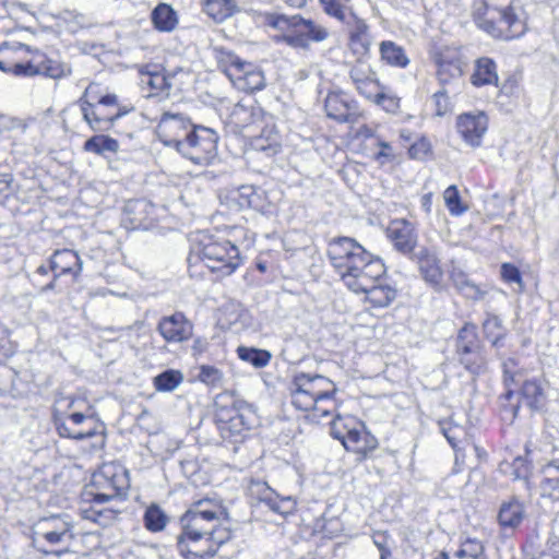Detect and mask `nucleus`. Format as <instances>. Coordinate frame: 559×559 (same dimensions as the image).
I'll use <instances>...</instances> for the list:
<instances>
[{
  "instance_id": "1",
  "label": "nucleus",
  "mask_w": 559,
  "mask_h": 559,
  "mask_svg": "<svg viewBox=\"0 0 559 559\" xmlns=\"http://www.w3.org/2000/svg\"><path fill=\"white\" fill-rule=\"evenodd\" d=\"M227 513L211 499H200L181 515V532L177 536V550L185 559H212L231 538L223 526Z\"/></svg>"
},
{
  "instance_id": "2",
  "label": "nucleus",
  "mask_w": 559,
  "mask_h": 559,
  "mask_svg": "<svg viewBox=\"0 0 559 559\" xmlns=\"http://www.w3.org/2000/svg\"><path fill=\"white\" fill-rule=\"evenodd\" d=\"M263 21L267 26L282 32L273 38L276 44L284 43L294 49L307 50L311 43H322L330 36L325 26L300 14L266 12L263 14Z\"/></svg>"
},
{
  "instance_id": "3",
  "label": "nucleus",
  "mask_w": 559,
  "mask_h": 559,
  "mask_svg": "<svg viewBox=\"0 0 559 559\" xmlns=\"http://www.w3.org/2000/svg\"><path fill=\"white\" fill-rule=\"evenodd\" d=\"M336 392L332 381L321 374L298 372L290 385L292 404L300 411L313 412V417H328L334 408Z\"/></svg>"
},
{
  "instance_id": "4",
  "label": "nucleus",
  "mask_w": 559,
  "mask_h": 559,
  "mask_svg": "<svg viewBox=\"0 0 559 559\" xmlns=\"http://www.w3.org/2000/svg\"><path fill=\"white\" fill-rule=\"evenodd\" d=\"M514 0H481L475 8L477 25L495 38L511 40L526 31L513 7Z\"/></svg>"
},
{
  "instance_id": "5",
  "label": "nucleus",
  "mask_w": 559,
  "mask_h": 559,
  "mask_svg": "<svg viewBox=\"0 0 559 559\" xmlns=\"http://www.w3.org/2000/svg\"><path fill=\"white\" fill-rule=\"evenodd\" d=\"M194 252L213 273H217L222 278L231 275L242 262L238 247L227 239L211 235H202Z\"/></svg>"
},
{
  "instance_id": "6",
  "label": "nucleus",
  "mask_w": 559,
  "mask_h": 559,
  "mask_svg": "<svg viewBox=\"0 0 559 559\" xmlns=\"http://www.w3.org/2000/svg\"><path fill=\"white\" fill-rule=\"evenodd\" d=\"M71 528V523L60 515L43 518L33 527V545L45 555H60L62 550L56 547L67 548L73 537Z\"/></svg>"
},
{
  "instance_id": "7",
  "label": "nucleus",
  "mask_w": 559,
  "mask_h": 559,
  "mask_svg": "<svg viewBox=\"0 0 559 559\" xmlns=\"http://www.w3.org/2000/svg\"><path fill=\"white\" fill-rule=\"evenodd\" d=\"M328 258L340 274L350 272L349 266L356 265L359 269L365 267L366 264L381 260L367 251L359 242L350 237H337L329 242Z\"/></svg>"
},
{
  "instance_id": "8",
  "label": "nucleus",
  "mask_w": 559,
  "mask_h": 559,
  "mask_svg": "<svg viewBox=\"0 0 559 559\" xmlns=\"http://www.w3.org/2000/svg\"><path fill=\"white\" fill-rule=\"evenodd\" d=\"M128 486L126 472L114 465H104L93 474L84 496L96 504H104L123 495Z\"/></svg>"
},
{
  "instance_id": "9",
  "label": "nucleus",
  "mask_w": 559,
  "mask_h": 559,
  "mask_svg": "<svg viewBox=\"0 0 559 559\" xmlns=\"http://www.w3.org/2000/svg\"><path fill=\"white\" fill-rule=\"evenodd\" d=\"M178 153L195 164H209L217 154V133L211 128L193 123Z\"/></svg>"
},
{
  "instance_id": "10",
  "label": "nucleus",
  "mask_w": 559,
  "mask_h": 559,
  "mask_svg": "<svg viewBox=\"0 0 559 559\" xmlns=\"http://www.w3.org/2000/svg\"><path fill=\"white\" fill-rule=\"evenodd\" d=\"M233 123L240 129H252L254 135L270 139L272 129L265 130L273 123V117L259 105L238 103L230 114Z\"/></svg>"
},
{
  "instance_id": "11",
  "label": "nucleus",
  "mask_w": 559,
  "mask_h": 559,
  "mask_svg": "<svg viewBox=\"0 0 559 559\" xmlns=\"http://www.w3.org/2000/svg\"><path fill=\"white\" fill-rule=\"evenodd\" d=\"M191 124V120L182 114L164 112L156 126V135L165 146L179 152Z\"/></svg>"
},
{
  "instance_id": "12",
  "label": "nucleus",
  "mask_w": 559,
  "mask_h": 559,
  "mask_svg": "<svg viewBox=\"0 0 559 559\" xmlns=\"http://www.w3.org/2000/svg\"><path fill=\"white\" fill-rule=\"evenodd\" d=\"M342 419L337 418L331 427V436L340 440L347 451L367 455L378 447V440L366 430L357 428H347L345 425L341 429Z\"/></svg>"
},
{
  "instance_id": "13",
  "label": "nucleus",
  "mask_w": 559,
  "mask_h": 559,
  "mask_svg": "<svg viewBox=\"0 0 559 559\" xmlns=\"http://www.w3.org/2000/svg\"><path fill=\"white\" fill-rule=\"evenodd\" d=\"M347 273L340 274L344 284L356 294H360L361 290H367L371 287L372 283H378L385 274V266L382 260H374V262L365 264L364 269H359L356 265L349 266Z\"/></svg>"
},
{
  "instance_id": "14",
  "label": "nucleus",
  "mask_w": 559,
  "mask_h": 559,
  "mask_svg": "<svg viewBox=\"0 0 559 559\" xmlns=\"http://www.w3.org/2000/svg\"><path fill=\"white\" fill-rule=\"evenodd\" d=\"M456 130L467 145L478 147L488 130V117L484 111L461 114L456 118Z\"/></svg>"
},
{
  "instance_id": "15",
  "label": "nucleus",
  "mask_w": 559,
  "mask_h": 559,
  "mask_svg": "<svg viewBox=\"0 0 559 559\" xmlns=\"http://www.w3.org/2000/svg\"><path fill=\"white\" fill-rule=\"evenodd\" d=\"M157 331L167 343H182L193 335V323L183 312L177 311L160 318Z\"/></svg>"
},
{
  "instance_id": "16",
  "label": "nucleus",
  "mask_w": 559,
  "mask_h": 559,
  "mask_svg": "<svg viewBox=\"0 0 559 559\" xmlns=\"http://www.w3.org/2000/svg\"><path fill=\"white\" fill-rule=\"evenodd\" d=\"M386 236L400 253L411 257L415 252L418 234L412 222L404 218L392 221L386 229Z\"/></svg>"
},
{
  "instance_id": "17",
  "label": "nucleus",
  "mask_w": 559,
  "mask_h": 559,
  "mask_svg": "<svg viewBox=\"0 0 559 559\" xmlns=\"http://www.w3.org/2000/svg\"><path fill=\"white\" fill-rule=\"evenodd\" d=\"M32 57L27 60V73L29 76L45 75L51 79H60L71 73V68L58 60L48 58L38 50H32Z\"/></svg>"
},
{
  "instance_id": "18",
  "label": "nucleus",
  "mask_w": 559,
  "mask_h": 559,
  "mask_svg": "<svg viewBox=\"0 0 559 559\" xmlns=\"http://www.w3.org/2000/svg\"><path fill=\"white\" fill-rule=\"evenodd\" d=\"M409 258L417 264L423 278L427 283L433 286L440 284L443 272L438 252L433 248L420 247Z\"/></svg>"
},
{
  "instance_id": "19",
  "label": "nucleus",
  "mask_w": 559,
  "mask_h": 559,
  "mask_svg": "<svg viewBox=\"0 0 559 559\" xmlns=\"http://www.w3.org/2000/svg\"><path fill=\"white\" fill-rule=\"evenodd\" d=\"M344 23L348 29L349 49L359 58L366 56L371 46V36L366 21L349 11V17Z\"/></svg>"
},
{
  "instance_id": "20",
  "label": "nucleus",
  "mask_w": 559,
  "mask_h": 559,
  "mask_svg": "<svg viewBox=\"0 0 559 559\" xmlns=\"http://www.w3.org/2000/svg\"><path fill=\"white\" fill-rule=\"evenodd\" d=\"M31 51V47L25 44L13 43L9 45L4 43L0 47V70L4 73H12L15 76L28 78L27 60H21L19 55Z\"/></svg>"
},
{
  "instance_id": "21",
  "label": "nucleus",
  "mask_w": 559,
  "mask_h": 559,
  "mask_svg": "<svg viewBox=\"0 0 559 559\" xmlns=\"http://www.w3.org/2000/svg\"><path fill=\"white\" fill-rule=\"evenodd\" d=\"M349 78L357 92L367 99L372 97L374 92L382 87L371 67L360 60L352 67Z\"/></svg>"
},
{
  "instance_id": "22",
  "label": "nucleus",
  "mask_w": 559,
  "mask_h": 559,
  "mask_svg": "<svg viewBox=\"0 0 559 559\" xmlns=\"http://www.w3.org/2000/svg\"><path fill=\"white\" fill-rule=\"evenodd\" d=\"M230 82L237 90L246 93L261 91L265 86V78L263 71L260 70L257 66L247 61L241 67L239 72L234 74V79Z\"/></svg>"
},
{
  "instance_id": "23",
  "label": "nucleus",
  "mask_w": 559,
  "mask_h": 559,
  "mask_svg": "<svg viewBox=\"0 0 559 559\" xmlns=\"http://www.w3.org/2000/svg\"><path fill=\"white\" fill-rule=\"evenodd\" d=\"M51 272L58 274H71L76 280L83 269V262L74 250L61 249L56 250L49 258Z\"/></svg>"
},
{
  "instance_id": "24",
  "label": "nucleus",
  "mask_w": 559,
  "mask_h": 559,
  "mask_svg": "<svg viewBox=\"0 0 559 559\" xmlns=\"http://www.w3.org/2000/svg\"><path fill=\"white\" fill-rule=\"evenodd\" d=\"M83 119L94 131H108L112 128L114 122L126 116L131 108H117L114 116H98V109L90 102L80 98Z\"/></svg>"
},
{
  "instance_id": "25",
  "label": "nucleus",
  "mask_w": 559,
  "mask_h": 559,
  "mask_svg": "<svg viewBox=\"0 0 559 559\" xmlns=\"http://www.w3.org/2000/svg\"><path fill=\"white\" fill-rule=\"evenodd\" d=\"M178 73H182V69H177L170 72L142 71L141 83L151 88L152 96L164 92L168 95L169 91L176 85L175 79Z\"/></svg>"
},
{
  "instance_id": "26",
  "label": "nucleus",
  "mask_w": 559,
  "mask_h": 559,
  "mask_svg": "<svg viewBox=\"0 0 559 559\" xmlns=\"http://www.w3.org/2000/svg\"><path fill=\"white\" fill-rule=\"evenodd\" d=\"M525 518L524 504L516 498L503 501L498 512V523L502 528H516Z\"/></svg>"
},
{
  "instance_id": "27",
  "label": "nucleus",
  "mask_w": 559,
  "mask_h": 559,
  "mask_svg": "<svg viewBox=\"0 0 559 559\" xmlns=\"http://www.w3.org/2000/svg\"><path fill=\"white\" fill-rule=\"evenodd\" d=\"M521 395L524 403L534 412H542L547 402L544 389V381L540 379H527L521 388Z\"/></svg>"
},
{
  "instance_id": "28",
  "label": "nucleus",
  "mask_w": 559,
  "mask_h": 559,
  "mask_svg": "<svg viewBox=\"0 0 559 559\" xmlns=\"http://www.w3.org/2000/svg\"><path fill=\"white\" fill-rule=\"evenodd\" d=\"M152 211L153 206L145 200L129 201L124 206L126 219L133 229H147L151 225Z\"/></svg>"
},
{
  "instance_id": "29",
  "label": "nucleus",
  "mask_w": 559,
  "mask_h": 559,
  "mask_svg": "<svg viewBox=\"0 0 559 559\" xmlns=\"http://www.w3.org/2000/svg\"><path fill=\"white\" fill-rule=\"evenodd\" d=\"M52 421L58 435L61 438L84 440L92 438L97 433L95 427H88L87 429L78 428L76 426L72 425V423H70V416L64 417L59 413H53Z\"/></svg>"
},
{
  "instance_id": "30",
  "label": "nucleus",
  "mask_w": 559,
  "mask_h": 559,
  "mask_svg": "<svg viewBox=\"0 0 559 559\" xmlns=\"http://www.w3.org/2000/svg\"><path fill=\"white\" fill-rule=\"evenodd\" d=\"M213 57L217 63L218 69L231 81L234 74L239 72L241 67L246 63L234 51L223 47L215 46L212 49Z\"/></svg>"
},
{
  "instance_id": "31",
  "label": "nucleus",
  "mask_w": 559,
  "mask_h": 559,
  "mask_svg": "<svg viewBox=\"0 0 559 559\" xmlns=\"http://www.w3.org/2000/svg\"><path fill=\"white\" fill-rule=\"evenodd\" d=\"M324 109L326 116L331 119H334L338 122L352 121L350 105L341 93H329L325 97Z\"/></svg>"
},
{
  "instance_id": "32",
  "label": "nucleus",
  "mask_w": 559,
  "mask_h": 559,
  "mask_svg": "<svg viewBox=\"0 0 559 559\" xmlns=\"http://www.w3.org/2000/svg\"><path fill=\"white\" fill-rule=\"evenodd\" d=\"M544 478L540 481L543 497L559 500V460H552L543 467Z\"/></svg>"
},
{
  "instance_id": "33",
  "label": "nucleus",
  "mask_w": 559,
  "mask_h": 559,
  "mask_svg": "<svg viewBox=\"0 0 559 559\" xmlns=\"http://www.w3.org/2000/svg\"><path fill=\"white\" fill-rule=\"evenodd\" d=\"M440 429L451 447L459 452L461 445L471 444L475 451L478 450L477 445L469 442V435L467 430L453 421H441Z\"/></svg>"
},
{
  "instance_id": "34",
  "label": "nucleus",
  "mask_w": 559,
  "mask_h": 559,
  "mask_svg": "<svg viewBox=\"0 0 559 559\" xmlns=\"http://www.w3.org/2000/svg\"><path fill=\"white\" fill-rule=\"evenodd\" d=\"M361 293L366 294V299L377 308L389 306L396 297V290L392 286L383 284L382 278L378 283H372L371 287Z\"/></svg>"
},
{
  "instance_id": "35",
  "label": "nucleus",
  "mask_w": 559,
  "mask_h": 559,
  "mask_svg": "<svg viewBox=\"0 0 559 559\" xmlns=\"http://www.w3.org/2000/svg\"><path fill=\"white\" fill-rule=\"evenodd\" d=\"M471 81L475 86L497 84L498 74L493 60L489 58H479L476 61L475 70L471 76Z\"/></svg>"
},
{
  "instance_id": "36",
  "label": "nucleus",
  "mask_w": 559,
  "mask_h": 559,
  "mask_svg": "<svg viewBox=\"0 0 559 559\" xmlns=\"http://www.w3.org/2000/svg\"><path fill=\"white\" fill-rule=\"evenodd\" d=\"M152 22L159 32H171L178 24L177 12L169 4L160 3L152 11Z\"/></svg>"
},
{
  "instance_id": "37",
  "label": "nucleus",
  "mask_w": 559,
  "mask_h": 559,
  "mask_svg": "<svg viewBox=\"0 0 559 559\" xmlns=\"http://www.w3.org/2000/svg\"><path fill=\"white\" fill-rule=\"evenodd\" d=\"M451 280L455 288L466 298L472 300H480L486 295V290L473 283L468 276L461 270L451 272Z\"/></svg>"
},
{
  "instance_id": "38",
  "label": "nucleus",
  "mask_w": 559,
  "mask_h": 559,
  "mask_svg": "<svg viewBox=\"0 0 559 559\" xmlns=\"http://www.w3.org/2000/svg\"><path fill=\"white\" fill-rule=\"evenodd\" d=\"M483 331L492 347L499 349L504 345L503 341L507 335V330L498 316L488 314L483 323Z\"/></svg>"
},
{
  "instance_id": "39",
  "label": "nucleus",
  "mask_w": 559,
  "mask_h": 559,
  "mask_svg": "<svg viewBox=\"0 0 559 559\" xmlns=\"http://www.w3.org/2000/svg\"><path fill=\"white\" fill-rule=\"evenodd\" d=\"M380 55L381 59L392 67L405 68L409 63L404 48L391 40H383L380 44Z\"/></svg>"
},
{
  "instance_id": "40",
  "label": "nucleus",
  "mask_w": 559,
  "mask_h": 559,
  "mask_svg": "<svg viewBox=\"0 0 559 559\" xmlns=\"http://www.w3.org/2000/svg\"><path fill=\"white\" fill-rule=\"evenodd\" d=\"M119 147V142L116 139L105 134L93 135L83 145L85 152L100 156H105L107 152L117 153Z\"/></svg>"
},
{
  "instance_id": "41",
  "label": "nucleus",
  "mask_w": 559,
  "mask_h": 559,
  "mask_svg": "<svg viewBox=\"0 0 559 559\" xmlns=\"http://www.w3.org/2000/svg\"><path fill=\"white\" fill-rule=\"evenodd\" d=\"M144 526L152 533L162 532L169 522L167 513L156 503L148 506L143 515Z\"/></svg>"
},
{
  "instance_id": "42",
  "label": "nucleus",
  "mask_w": 559,
  "mask_h": 559,
  "mask_svg": "<svg viewBox=\"0 0 559 559\" xmlns=\"http://www.w3.org/2000/svg\"><path fill=\"white\" fill-rule=\"evenodd\" d=\"M479 347H481V345L476 333V328L472 324H465L460 330L456 338V353L459 357Z\"/></svg>"
},
{
  "instance_id": "43",
  "label": "nucleus",
  "mask_w": 559,
  "mask_h": 559,
  "mask_svg": "<svg viewBox=\"0 0 559 559\" xmlns=\"http://www.w3.org/2000/svg\"><path fill=\"white\" fill-rule=\"evenodd\" d=\"M203 9L207 15L217 22L231 16L236 9L235 0H203Z\"/></svg>"
},
{
  "instance_id": "44",
  "label": "nucleus",
  "mask_w": 559,
  "mask_h": 559,
  "mask_svg": "<svg viewBox=\"0 0 559 559\" xmlns=\"http://www.w3.org/2000/svg\"><path fill=\"white\" fill-rule=\"evenodd\" d=\"M80 513L83 519L97 523L100 526H108L116 519L115 510L103 508L102 504H96L94 502L88 508H81Z\"/></svg>"
},
{
  "instance_id": "45",
  "label": "nucleus",
  "mask_w": 559,
  "mask_h": 559,
  "mask_svg": "<svg viewBox=\"0 0 559 559\" xmlns=\"http://www.w3.org/2000/svg\"><path fill=\"white\" fill-rule=\"evenodd\" d=\"M236 200L240 207L262 210L264 205L263 191L250 185H243L238 189Z\"/></svg>"
},
{
  "instance_id": "46",
  "label": "nucleus",
  "mask_w": 559,
  "mask_h": 559,
  "mask_svg": "<svg viewBox=\"0 0 559 559\" xmlns=\"http://www.w3.org/2000/svg\"><path fill=\"white\" fill-rule=\"evenodd\" d=\"M254 414L248 406H239L235 409V414L230 416L227 421L229 428L235 433H240L243 430H249L252 427Z\"/></svg>"
},
{
  "instance_id": "47",
  "label": "nucleus",
  "mask_w": 559,
  "mask_h": 559,
  "mask_svg": "<svg viewBox=\"0 0 559 559\" xmlns=\"http://www.w3.org/2000/svg\"><path fill=\"white\" fill-rule=\"evenodd\" d=\"M238 357L251 364L255 368L265 367L271 360V354L265 349L239 346L237 349Z\"/></svg>"
},
{
  "instance_id": "48",
  "label": "nucleus",
  "mask_w": 559,
  "mask_h": 559,
  "mask_svg": "<svg viewBox=\"0 0 559 559\" xmlns=\"http://www.w3.org/2000/svg\"><path fill=\"white\" fill-rule=\"evenodd\" d=\"M182 380L180 371L168 369L154 378V386L159 392H171L179 386Z\"/></svg>"
},
{
  "instance_id": "49",
  "label": "nucleus",
  "mask_w": 559,
  "mask_h": 559,
  "mask_svg": "<svg viewBox=\"0 0 559 559\" xmlns=\"http://www.w3.org/2000/svg\"><path fill=\"white\" fill-rule=\"evenodd\" d=\"M459 360L464 368L473 374H479L486 368V357L484 355L483 346L469 352L468 354L460 356Z\"/></svg>"
},
{
  "instance_id": "50",
  "label": "nucleus",
  "mask_w": 559,
  "mask_h": 559,
  "mask_svg": "<svg viewBox=\"0 0 559 559\" xmlns=\"http://www.w3.org/2000/svg\"><path fill=\"white\" fill-rule=\"evenodd\" d=\"M198 379L207 386L218 389L224 384V373L214 366L202 365L199 368Z\"/></svg>"
},
{
  "instance_id": "51",
  "label": "nucleus",
  "mask_w": 559,
  "mask_h": 559,
  "mask_svg": "<svg viewBox=\"0 0 559 559\" xmlns=\"http://www.w3.org/2000/svg\"><path fill=\"white\" fill-rule=\"evenodd\" d=\"M369 100L381 106L389 114H396L400 109V98L391 93H386L383 85L374 92V95Z\"/></svg>"
},
{
  "instance_id": "52",
  "label": "nucleus",
  "mask_w": 559,
  "mask_h": 559,
  "mask_svg": "<svg viewBox=\"0 0 559 559\" xmlns=\"http://www.w3.org/2000/svg\"><path fill=\"white\" fill-rule=\"evenodd\" d=\"M266 491L265 496L261 498V502H263L270 510L282 515L292 513L294 503L289 497L278 499L277 497L272 496L269 488H266Z\"/></svg>"
},
{
  "instance_id": "53",
  "label": "nucleus",
  "mask_w": 559,
  "mask_h": 559,
  "mask_svg": "<svg viewBox=\"0 0 559 559\" xmlns=\"http://www.w3.org/2000/svg\"><path fill=\"white\" fill-rule=\"evenodd\" d=\"M460 559H486L485 547L477 539H466L456 551Z\"/></svg>"
},
{
  "instance_id": "54",
  "label": "nucleus",
  "mask_w": 559,
  "mask_h": 559,
  "mask_svg": "<svg viewBox=\"0 0 559 559\" xmlns=\"http://www.w3.org/2000/svg\"><path fill=\"white\" fill-rule=\"evenodd\" d=\"M443 199L451 215L460 216L467 211V207L462 204L456 186L448 187L443 192Z\"/></svg>"
},
{
  "instance_id": "55",
  "label": "nucleus",
  "mask_w": 559,
  "mask_h": 559,
  "mask_svg": "<svg viewBox=\"0 0 559 559\" xmlns=\"http://www.w3.org/2000/svg\"><path fill=\"white\" fill-rule=\"evenodd\" d=\"M437 75L440 83L444 85L448 84L451 79H460L462 70L457 62L439 61Z\"/></svg>"
},
{
  "instance_id": "56",
  "label": "nucleus",
  "mask_w": 559,
  "mask_h": 559,
  "mask_svg": "<svg viewBox=\"0 0 559 559\" xmlns=\"http://www.w3.org/2000/svg\"><path fill=\"white\" fill-rule=\"evenodd\" d=\"M501 276L507 283H516L520 287H523V281L520 270L511 263H503L501 265Z\"/></svg>"
},
{
  "instance_id": "57",
  "label": "nucleus",
  "mask_w": 559,
  "mask_h": 559,
  "mask_svg": "<svg viewBox=\"0 0 559 559\" xmlns=\"http://www.w3.org/2000/svg\"><path fill=\"white\" fill-rule=\"evenodd\" d=\"M52 275L49 281H35V287L38 289V294L44 295L49 292L59 293L60 289H58V280L62 274H58V272H51Z\"/></svg>"
},
{
  "instance_id": "58",
  "label": "nucleus",
  "mask_w": 559,
  "mask_h": 559,
  "mask_svg": "<svg viewBox=\"0 0 559 559\" xmlns=\"http://www.w3.org/2000/svg\"><path fill=\"white\" fill-rule=\"evenodd\" d=\"M433 100L436 105V112L438 116L444 115L451 106L448 93L444 88L433 94Z\"/></svg>"
},
{
  "instance_id": "59",
  "label": "nucleus",
  "mask_w": 559,
  "mask_h": 559,
  "mask_svg": "<svg viewBox=\"0 0 559 559\" xmlns=\"http://www.w3.org/2000/svg\"><path fill=\"white\" fill-rule=\"evenodd\" d=\"M69 416H70V423H72V425L76 426L78 428H84V429H87L88 427L96 428L92 416H86L80 412L72 413Z\"/></svg>"
},
{
  "instance_id": "60",
  "label": "nucleus",
  "mask_w": 559,
  "mask_h": 559,
  "mask_svg": "<svg viewBox=\"0 0 559 559\" xmlns=\"http://www.w3.org/2000/svg\"><path fill=\"white\" fill-rule=\"evenodd\" d=\"M409 155L413 158H423L430 152V143L421 139L409 147Z\"/></svg>"
},
{
  "instance_id": "61",
  "label": "nucleus",
  "mask_w": 559,
  "mask_h": 559,
  "mask_svg": "<svg viewBox=\"0 0 559 559\" xmlns=\"http://www.w3.org/2000/svg\"><path fill=\"white\" fill-rule=\"evenodd\" d=\"M373 544L380 551V559H389L391 557V550L386 546V536L384 534H374Z\"/></svg>"
},
{
  "instance_id": "62",
  "label": "nucleus",
  "mask_w": 559,
  "mask_h": 559,
  "mask_svg": "<svg viewBox=\"0 0 559 559\" xmlns=\"http://www.w3.org/2000/svg\"><path fill=\"white\" fill-rule=\"evenodd\" d=\"M12 176L10 174L0 175V199L11 193Z\"/></svg>"
},
{
  "instance_id": "63",
  "label": "nucleus",
  "mask_w": 559,
  "mask_h": 559,
  "mask_svg": "<svg viewBox=\"0 0 559 559\" xmlns=\"http://www.w3.org/2000/svg\"><path fill=\"white\" fill-rule=\"evenodd\" d=\"M378 145L381 150L376 156L377 159H381L382 157L393 159L394 154L390 143L385 141H379Z\"/></svg>"
},
{
  "instance_id": "64",
  "label": "nucleus",
  "mask_w": 559,
  "mask_h": 559,
  "mask_svg": "<svg viewBox=\"0 0 559 559\" xmlns=\"http://www.w3.org/2000/svg\"><path fill=\"white\" fill-rule=\"evenodd\" d=\"M209 343L205 338L198 337L193 341V345L191 347L194 356L203 354L207 349Z\"/></svg>"
}]
</instances>
